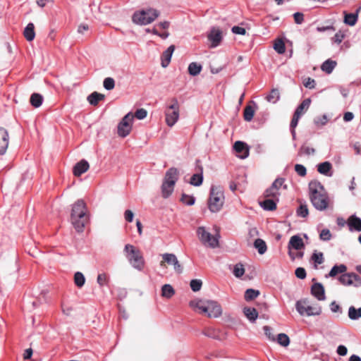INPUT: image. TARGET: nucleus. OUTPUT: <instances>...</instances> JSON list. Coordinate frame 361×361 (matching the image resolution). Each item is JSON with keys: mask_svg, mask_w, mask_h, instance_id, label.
Wrapping results in <instances>:
<instances>
[{"mask_svg": "<svg viewBox=\"0 0 361 361\" xmlns=\"http://www.w3.org/2000/svg\"><path fill=\"white\" fill-rule=\"evenodd\" d=\"M309 197L314 207L319 211L326 210L329 206V197L323 185L317 180L309 183Z\"/></svg>", "mask_w": 361, "mask_h": 361, "instance_id": "obj_1", "label": "nucleus"}, {"mask_svg": "<svg viewBox=\"0 0 361 361\" xmlns=\"http://www.w3.org/2000/svg\"><path fill=\"white\" fill-rule=\"evenodd\" d=\"M70 221L77 232L81 233L84 231L89 222L88 210L84 200H78L72 205Z\"/></svg>", "mask_w": 361, "mask_h": 361, "instance_id": "obj_2", "label": "nucleus"}, {"mask_svg": "<svg viewBox=\"0 0 361 361\" xmlns=\"http://www.w3.org/2000/svg\"><path fill=\"white\" fill-rule=\"evenodd\" d=\"M190 307L208 317H219L222 314L221 305L214 300H195L190 301Z\"/></svg>", "mask_w": 361, "mask_h": 361, "instance_id": "obj_3", "label": "nucleus"}, {"mask_svg": "<svg viewBox=\"0 0 361 361\" xmlns=\"http://www.w3.org/2000/svg\"><path fill=\"white\" fill-rule=\"evenodd\" d=\"M160 15V12L152 8L135 11L132 16L133 23L139 25H146L153 23Z\"/></svg>", "mask_w": 361, "mask_h": 361, "instance_id": "obj_4", "label": "nucleus"}, {"mask_svg": "<svg viewBox=\"0 0 361 361\" xmlns=\"http://www.w3.org/2000/svg\"><path fill=\"white\" fill-rule=\"evenodd\" d=\"M124 252L130 264L136 269L142 271L145 267V259L141 251L134 245L127 244Z\"/></svg>", "mask_w": 361, "mask_h": 361, "instance_id": "obj_5", "label": "nucleus"}, {"mask_svg": "<svg viewBox=\"0 0 361 361\" xmlns=\"http://www.w3.org/2000/svg\"><path fill=\"white\" fill-rule=\"evenodd\" d=\"M178 176L179 172L174 167L170 168L166 172L161 185V195L164 198H168L172 194Z\"/></svg>", "mask_w": 361, "mask_h": 361, "instance_id": "obj_6", "label": "nucleus"}, {"mask_svg": "<svg viewBox=\"0 0 361 361\" xmlns=\"http://www.w3.org/2000/svg\"><path fill=\"white\" fill-rule=\"evenodd\" d=\"M224 193L223 188L220 186L212 185L210 190L208 207L211 212H219L224 203Z\"/></svg>", "mask_w": 361, "mask_h": 361, "instance_id": "obj_7", "label": "nucleus"}, {"mask_svg": "<svg viewBox=\"0 0 361 361\" xmlns=\"http://www.w3.org/2000/svg\"><path fill=\"white\" fill-rule=\"evenodd\" d=\"M295 307L300 315L313 316L319 315L322 312V308L319 305H310L307 300H299L296 302Z\"/></svg>", "mask_w": 361, "mask_h": 361, "instance_id": "obj_8", "label": "nucleus"}, {"mask_svg": "<svg viewBox=\"0 0 361 361\" xmlns=\"http://www.w3.org/2000/svg\"><path fill=\"white\" fill-rule=\"evenodd\" d=\"M179 111V103L176 99H173L165 111L166 123L169 127L174 126L178 120Z\"/></svg>", "mask_w": 361, "mask_h": 361, "instance_id": "obj_9", "label": "nucleus"}, {"mask_svg": "<svg viewBox=\"0 0 361 361\" xmlns=\"http://www.w3.org/2000/svg\"><path fill=\"white\" fill-rule=\"evenodd\" d=\"M133 115L131 113L127 114L118 126V134L121 137L128 135L132 130Z\"/></svg>", "mask_w": 361, "mask_h": 361, "instance_id": "obj_10", "label": "nucleus"}, {"mask_svg": "<svg viewBox=\"0 0 361 361\" xmlns=\"http://www.w3.org/2000/svg\"><path fill=\"white\" fill-rule=\"evenodd\" d=\"M200 240L204 244H207L212 247H216L219 245L218 239L207 232L204 227H199L197 231Z\"/></svg>", "mask_w": 361, "mask_h": 361, "instance_id": "obj_11", "label": "nucleus"}, {"mask_svg": "<svg viewBox=\"0 0 361 361\" xmlns=\"http://www.w3.org/2000/svg\"><path fill=\"white\" fill-rule=\"evenodd\" d=\"M338 280L344 286H361V278L355 273H344L339 277Z\"/></svg>", "mask_w": 361, "mask_h": 361, "instance_id": "obj_12", "label": "nucleus"}, {"mask_svg": "<svg viewBox=\"0 0 361 361\" xmlns=\"http://www.w3.org/2000/svg\"><path fill=\"white\" fill-rule=\"evenodd\" d=\"M9 135L6 129L0 127V154H4L8 147Z\"/></svg>", "mask_w": 361, "mask_h": 361, "instance_id": "obj_13", "label": "nucleus"}, {"mask_svg": "<svg viewBox=\"0 0 361 361\" xmlns=\"http://www.w3.org/2000/svg\"><path fill=\"white\" fill-rule=\"evenodd\" d=\"M208 39L212 42V47H217L222 39V32L221 31L216 27H214L211 30L209 33Z\"/></svg>", "mask_w": 361, "mask_h": 361, "instance_id": "obj_14", "label": "nucleus"}, {"mask_svg": "<svg viewBox=\"0 0 361 361\" xmlns=\"http://www.w3.org/2000/svg\"><path fill=\"white\" fill-rule=\"evenodd\" d=\"M89 168V163L86 160L82 159L74 166L73 169V175L76 177H79L82 173L87 171Z\"/></svg>", "mask_w": 361, "mask_h": 361, "instance_id": "obj_15", "label": "nucleus"}, {"mask_svg": "<svg viewBox=\"0 0 361 361\" xmlns=\"http://www.w3.org/2000/svg\"><path fill=\"white\" fill-rule=\"evenodd\" d=\"M311 293L319 300H324L325 299L324 286L319 283H316L312 285L311 288Z\"/></svg>", "mask_w": 361, "mask_h": 361, "instance_id": "obj_16", "label": "nucleus"}, {"mask_svg": "<svg viewBox=\"0 0 361 361\" xmlns=\"http://www.w3.org/2000/svg\"><path fill=\"white\" fill-rule=\"evenodd\" d=\"M235 150L238 153H240L241 158H246L249 155V148L245 142L242 141H236L233 145Z\"/></svg>", "mask_w": 361, "mask_h": 361, "instance_id": "obj_17", "label": "nucleus"}, {"mask_svg": "<svg viewBox=\"0 0 361 361\" xmlns=\"http://www.w3.org/2000/svg\"><path fill=\"white\" fill-rule=\"evenodd\" d=\"M305 247L302 239L298 235H293L290 238L288 243V249L294 248L296 250H300Z\"/></svg>", "mask_w": 361, "mask_h": 361, "instance_id": "obj_18", "label": "nucleus"}, {"mask_svg": "<svg viewBox=\"0 0 361 361\" xmlns=\"http://www.w3.org/2000/svg\"><path fill=\"white\" fill-rule=\"evenodd\" d=\"M347 224L350 231H361V219L356 216H350L348 219Z\"/></svg>", "mask_w": 361, "mask_h": 361, "instance_id": "obj_19", "label": "nucleus"}, {"mask_svg": "<svg viewBox=\"0 0 361 361\" xmlns=\"http://www.w3.org/2000/svg\"><path fill=\"white\" fill-rule=\"evenodd\" d=\"M174 50H175V46L174 45H171L162 54V56H161V66L164 68H166V67H167L169 66V63L171 61L172 54L174 51Z\"/></svg>", "mask_w": 361, "mask_h": 361, "instance_id": "obj_20", "label": "nucleus"}, {"mask_svg": "<svg viewBox=\"0 0 361 361\" xmlns=\"http://www.w3.org/2000/svg\"><path fill=\"white\" fill-rule=\"evenodd\" d=\"M279 200L274 198H266L264 201L260 202V206L267 211H274L276 209V202Z\"/></svg>", "mask_w": 361, "mask_h": 361, "instance_id": "obj_21", "label": "nucleus"}, {"mask_svg": "<svg viewBox=\"0 0 361 361\" xmlns=\"http://www.w3.org/2000/svg\"><path fill=\"white\" fill-rule=\"evenodd\" d=\"M105 98L104 94L94 92L87 97L88 102L92 106H97L100 101L104 100Z\"/></svg>", "mask_w": 361, "mask_h": 361, "instance_id": "obj_22", "label": "nucleus"}, {"mask_svg": "<svg viewBox=\"0 0 361 361\" xmlns=\"http://www.w3.org/2000/svg\"><path fill=\"white\" fill-rule=\"evenodd\" d=\"M23 35L25 38L29 42H31L34 39L35 37V32L33 23H30L27 24L24 30Z\"/></svg>", "mask_w": 361, "mask_h": 361, "instance_id": "obj_23", "label": "nucleus"}, {"mask_svg": "<svg viewBox=\"0 0 361 361\" xmlns=\"http://www.w3.org/2000/svg\"><path fill=\"white\" fill-rule=\"evenodd\" d=\"M243 313L251 322H255L258 317V312L255 308L245 307L243 309Z\"/></svg>", "mask_w": 361, "mask_h": 361, "instance_id": "obj_24", "label": "nucleus"}, {"mask_svg": "<svg viewBox=\"0 0 361 361\" xmlns=\"http://www.w3.org/2000/svg\"><path fill=\"white\" fill-rule=\"evenodd\" d=\"M336 61L328 59L322 63L321 69L325 73L330 74L336 67Z\"/></svg>", "mask_w": 361, "mask_h": 361, "instance_id": "obj_25", "label": "nucleus"}, {"mask_svg": "<svg viewBox=\"0 0 361 361\" xmlns=\"http://www.w3.org/2000/svg\"><path fill=\"white\" fill-rule=\"evenodd\" d=\"M163 260L160 262V266L166 267V264H173L177 258L174 254L165 253L162 255Z\"/></svg>", "mask_w": 361, "mask_h": 361, "instance_id": "obj_26", "label": "nucleus"}, {"mask_svg": "<svg viewBox=\"0 0 361 361\" xmlns=\"http://www.w3.org/2000/svg\"><path fill=\"white\" fill-rule=\"evenodd\" d=\"M203 169L202 166H200V173L193 174L190 178V183L195 186H200L202 185L203 181V176H202Z\"/></svg>", "mask_w": 361, "mask_h": 361, "instance_id": "obj_27", "label": "nucleus"}, {"mask_svg": "<svg viewBox=\"0 0 361 361\" xmlns=\"http://www.w3.org/2000/svg\"><path fill=\"white\" fill-rule=\"evenodd\" d=\"M202 66L196 62H192L188 66V73L192 76H196L202 71Z\"/></svg>", "mask_w": 361, "mask_h": 361, "instance_id": "obj_28", "label": "nucleus"}, {"mask_svg": "<svg viewBox=\"0 0 361 361\" xmlns=\"http://www.w3.org/2000/svg\"><path fill=\"white\" fill-rule=\"evenodd\" d=\"M347 270V267L344 264L335 265L332 267L329 273V276L335 277L338 274H343Z\"/></svg>", "mask_w": 361, "mask_h": 361, "instance_id": "obj_29", "label": "nucleus"}, {"mask_svg": "<svg viewBox=\"0 0 361 361\" xmlns=\"http://www.w3.org/2000/svg\"><path fill=\"white\" fill-rule=\"evenodd\" d=\"M311 103L310 99H304L302 103L298 106L295 113H298V115H303L309 109Z\"/></svg>", "mask_w": 361, "mask_h": 361, "instance_id": "obj_30", "label": "nucleus"}, {"mask_svg": "<svg viewBox=\"0 0 361 361\" xmlns=\"http://www.w3.org/2000/svg\"><path fill=\"white\" fill-rule=\"evenodd\" d=\"M43 101V97L40 94L33 93L30 99V102L35 108L39 107Z\"/></svg>", "mask_w": 361, "mask_h": 361, "instance_id": "obj_31", "label": "nucleus"}, {"mask_svg": "<svg viewBox=\"0 0 361 361\" xmlns=\"http://www.w3.org/2000/svg\"><path fill=\"white\" fill-rule=\"evenodd\" d=\"M284 182L285 179L283 178H276L271 185L272 190H276L279 192H281V189L284 190H287V185L284 184Z\"/></svg>", "mask_w": 361, "mask_h": 361, "instance_id": "obj_32", "label": "nucleus"}, {"mask_svg": "<svg viewBox=\"0 0 361 361\" xmlns=\"http://www.w3.org/2000/svg\"><path fill=\"white\" fill-rule=\"evenodd\" d=\"M280 98V93L278 89H272L269 94L266 97V99L272 104L276 103Z\"/></svg>", "mask_w": 361, "mask_h": 361, "instance_id": "obj_33", "label": "nucleus"}, {"mask_svg": "<svg viewBox=\"0 0 361 361\" xmlns=\"http://www.w3.org/2000/svg\"><path fill=\"white\" fill-rule=\"evenodd\" d=\"M175 294L173 288L169 284H165L161 288V295L166 298H171Z\"/></svg>", "mask_w": 361, "mask_h": 361, "instance_id": "obj_34", "label": "nucleus"}, {"mask_svg": "<svg viewBox=\"0 0 361 361\" xmlns=\"http://www.w3.org/2000/svg\"><path fill=\"white\" fill-rule=\"evenodd\" d=\"M280 195L281 192L272 190L271 185L267 188L263 194L264 198H274L275 200H279Z\"/></svg>", "mask_w": 361, "mask_h": 361, "instance_id": "obj_35", "label": "nucleus"}, {"mask_svg": "<svg viewBox=\"0 0 361 361\" xmlns=\"http://www.w3.org/2000/svg\"><path fill=\"white\" fill-rule=\"evenodd\" d=\"M348 317L350 319L355 320L361 317V307L356 309L350 306L348 310Z\"/></svg>", "mask_w": 361, "mask_h": 361, "instance_id": "obj_36", "label": "nucleus"}, {"mask_svg": "<svg viewBox=\"0 0 361 361\" xmlns=\"http://www.w3.org/2000/svg\"><path fill=\"white\" fill-rule=\"evenodd\" d=\"M332 166L330 162L324 161L321 163L317 166V171L321 174L327 175L329 171L331 169Z\"/></svg>", "mask_w": 361, "mask_h": 361, "instance_id": "obj_37", "label": "nucleus"}, {"mask_svg": "<svg viewBox=\"0 0 361 361\" xmlns=\"http://www.w3.org/2000/svg\"><path fill=\"white\" fill-rule=\"evenodd\" d=\"M254 246L256 249H257L258 252L261 255L264 254L267 251V245L265 242L260 238L255 240Z\"/></svg>", "mask_w": 361, "mask_h": 361, "instance_id": "obj_38", "label": "nucleus"}, {"mask_svg": "<svg viewBox=\"0 0 361 361\" xmlns=\"http://www.w3.org/2000/svg\"><path fill=\"white\" fill-rule=\"evenodd\" d=\"M357 20V15L354 13H345L344 23L350 26L355 25Z\"/></svg>", "mask_w": 361, "mask_h": 361, "instance_id": "obj_39", "label": "nucleus"}, {"mask_svg": "<svg viewBox=\"0 0 361 361\" xmlns=\"http://www.w3.org/2000/svg\"><path fill=\"white\" fill-rule=\"evenodd\" d=\"M259 294V290L249 288L245 293V300L246 301H251L255 299Z\"/></svg>", "mask_w": 361, "mask_h": 361, "instance_id": "obj_40", "label": "nucleus"}, {"mask_svg": "<svg viewBox=\"0 0 361 361\" xmlns=\"http://www.w3.org/2000/svg\"><path fill=\"white\" fill-rule=\"evenodd\" d=\"M274 49L280 54L285 53L286 46L284 42L281 39H276L274 42Z\"/></svg>", "mask_w": 361, "mask_h": 361, "instance_id": "obj_41", "label": "nucleus"}, {"mask_svg": "<svg viewBox=\"0 0 361 361\" xmlns=\"http://www.w3.org/2000/svg\"><path fill=\"white\" fill-rule=\"evenodd\" d=\"M278 343L283 347H287L290 343L289 337L283 333L278 334L277 338L276 339Z\"/></svg>", "mask_w": 361, "mask_h": 361, "instance_id": "obj_42", "label": "nucleus"}, {"mask_svg": "<svg viewBox=\"0 0 361 361\" xmlns=\"http://www.w3.org/2000/svg\"><path fill=\"white\" fill-rule=\"evenodd\" d=\"M296 212L298 216H301L303 218L307 217L309 214V209L307 208V205L305 203H301L299 207L298 208Z\"/></svg>", "mask_w": 361, "mask_h": 361, "instance_id": "obj_43", "label": "nucleus"}, {"mask_svg": "<svg viewBox=\"0 0 361 361\" xmlns=\"http://www.w3.org/2000/svg\"><path fill=\"white\" fill-rule=\"evenodd\" d=\"M255 111L251 106H247L244 109L243 116L246 121H250L254 116Z\"/></svg>", "mask_w": 361, "mask_h": 361, "instance_id": "obj_44", "label": "nucleus"}, {"mask_svg": "<svg viewBox=\"0 0 361 361\" xmlns=\"http://www.w3.org/2000/svg\"><path fill=\"white\" fill-rule=\"evenodd\" d=\"M74 282L75 285L79 288L83 286L85 282L84 275L81 272H76L74 275Z\"/></svg>", "mask_w": 361, "mask_h": 361, "instance_id": "obj_45", "label": "nucleus"}, {"mask_svg": "<svg viewBox=\"0 0 361 361\" xmlns=\"http://www.w3.org/2000/svg\"><path fill=\"white\" fill-rule=\"evenodd\" d=\"M301 116L298 115V113H294L293 118L290 122V128H291V133L293 136L294 137L295 135V128L298 126V121Z\"/></svg>", "mask_w": 361, "mask_h": 361, "instance_id": "obj_46", "label": "nucleus"}, {"mask_svg": "<svg viewBox=\"0 0 361 361\" xmlns=\"http://www.w3.org/2000/svg\"><path fill=\"white\" fill-rule=\"evenodd\" d=\"M233 273L237 278L241 277L245 274V269L241 263L236 264L234 266Z\"/></svg>", "mask_w": 361, "mask_h": 361, "instance_id": "obj_47", "label": "nucleus"}, {"mask_svg": "<svg viewBox=\"0 0 361 361\" xmlns=\"http://www.w3.org/2000/svg\"><path fill=\"white\" fill-rule=\"evenodd\" d=\"M314 152L315 149L314 148L307 145H302L298 152V154L300 156H302V154L310 155L314 154Z\"/></svg>", "mask_w": 361, "mask_h": 361, "instance_id": "obj_48", "label": "nucleus"}, {"mask_svg": "<svg viewBox=\"0 0 361 361\" xmlns=\"http://www.w3.org/2000/svg\"><path fill=\"white\" fill-rule=\"evenodd\" d=\"M104 87L107 90H111L115 87V81L112 78H106L103 82Z\"/></svg>", "mask_w": 361, "mask_h": 361, "instance_id": "obj_49", "label": "nucleus"}, {"mask_svg": "<svg viewBox=\"0 0 361 361\" xmlns=\"http://www.w3.org/2000/svg\"><path fill=\"white\" fill-rule=\"evenodd\" d=\"M202 285V282L199 279H192L190 283V288L194 292L200 290L201 289Z\"/></svg>", "mask_w": 361, "mask_h": 361, "instance_id": "obj_50", "label": "nucleus"}, {"mask_svg": "<svg viewBox=\"0 0 361 361\" xmlns=\"http://www.w3.org/2000/svg\"><path fill=\"white\" fill-rule=\"evenodd\" d=\"M180 201L187 205H192L195 203V197L186 194H183Z\"/></svg>", "mask_w": 361, "mask_h": 361, "instance_id": "obj_51", "label": "nucleus"}, {"mask_svg": "<svg viewBox=\"0 0 361 361\" xmlns=\"http://www.w3.org/2000/svg\"><path fill=\"white\" fill-rule=\"evenodd\" d=\"M312 260L314 261V262L316 264H321L324 262V257L322 252H314L312 255Z\"/></svg>", "mask_w": 361, "mask_h": 361, "instance_id": "obj_52", "label": "nucleus"}, {"mask_svg": "<svg viewBox=\"0 0 361 361\" xmlns=\"http://www.w3.org/2000/svg\"><path fill=\"white\" fill-rule=\"evenodd\" d=\"M263 329H264L265 335L267 336V338L270 341H276V338H275L274 334L272 333V329L270 326H264L263 327Z\"/></svg>", "mask_w": 361, "mask_h": 361, "instance_id": "obj_53", "label": "nucleus"}, {"mask_svg": "<svg viewBox=\"0 0 361 361\" xmlns=\"http://www.w3.org/2000/svg\"><path fill=\"white\" fill-rule=\"evenodd\" d=\"M331 238V233L329 229H323L320 234H319V238L322 240H329Z\"/></svg>", "mask_w": 361, "mask_h": 361, "instance_id": "obj_54", "label": "nucleus"}, {"mask_svg": "<svg viewBox=\"0 0 361 361\" xmlns=\"http://www.w3.org/2000/svg\"><path fill=\"white\" fill-rule=\"evenodd\" d=\"M97 280L99 286H102L108 283L109 277L106 274H100L97 276Z\"/></svg>", "mask_w": 361, "mask_h": 361, "instance_id": "obj_55", "label": "nucleus"}, {"mask_svg": "<svg viewBox=\"0 0 361 361\" xmlns=\"http://www.w3.org/2000/svg\"><path fill=\"white\" fill-rule=\"evenodd\" d=\"M147 115V111L145 109H137L135 114L133 115V118L135 117L137 119H143L145 118Z\"/></svg>", "mask_w": 361, "mask_h": 361, "instance_id": "obj_56", "label": "nucleus"}, {"mask_svg": "<svg viewBox=\"0 0 361 361\" xmlns=\"http://www.w3.org/2000/svg\"><path fill=\"white\" fill-rule=\"evenodd\" d=\"M295 171L300 176H305L307 173L306 168L302 164H295Z\"/></svg>", "mask_w": 361, "mask_h": 361, "instance_id": "obj_57", "label": "nucleus"}, {"mask_svg": "<svg viewBox=\"0 0 361 361\" xmlns=\"http://www.w3.org/2000/svg\"><path fill=\"white\" fill-rule=\"evenodd\" d=\"M303 85L307 88L313 89L315 87L316 82L314 79H312L311 78H307L304 80Z\"/></svg>", "mask_w": 361, "mask_h": 361, "instance_id": "obj_58", "label": "nucleus"}, {"mask_svg": "<svg viewBox=\"0 0 361 361\" xmlns=\"http://www.w3.org/2000/svg\"><path fill=\"white\" fill-rule=\"evenodd\" d=\"M295 276L300 279H304L306 277V271L302 267H298L295 269Z\"/></svg>", "mask_w": 361, "mask_h": 361, "instance_id": "obj_59", "label": "nucleus"}, {"mask_svg": "<svg viewBox=\"0 0 361 361\" xmlns=\"http://www.w3.org/2000/svg\"><path fill=\"white\" fill-rule=\"evenodd\" d=\"M328 121L327 116L326 115H323L320 117H317L314 119V123L317 126H324L325 125Z\"/></svg>", "mask_w": 361, "mask_h": 361, "instance_id": "obj_60", "label": "nucleus"}, {"mask_svg": "<svg viewBox=\"0 0 361 361\" xmlns=\"http://www.w3.org/2000/svg\"><path fill=\"white\" fill-rule=\"evenodd\" d=\"M232 32L234 33V34H237V35H245L246 34V30L244 27H239V26H233L232 27Z\"/></svg>", "mask_w": 361, "mask_h": 361, "instance_id": "obj_61", "label": "nucleus"}, {"mask_svg": "<svg viewBox=\"0 0 361 361\" xmlns=\"http://www.w3.org/2000/svg\"><path fill=\"white\" fill-rule=\"evenodd\" d=\"M133 217H134V214H133V212L131 210L127 209V210L125 211V212H124V218H125L126 221L132 222L133 220Z\"/></svg>", "mask_w": 361, "mask_h": 361, "instance_id": "obj_62", "label": "nucleus"}, {"mask_svg": "<svg viewBox=\"0 0 361 361\" xmlns=\"http://www.w3.org/2000/svg\"><path fill=\"white\" fill-rule=\"evenodd\" d=\"M344 37H345L344 34H343L341 32H338L336 33V35L333 37V41L335 43L340 44L343 41Z\"/></svg>", "mask_w": 361, "mask_h": 361, "instance_id": "obj_63", "label": "nucleus"}, {"mask_svg": "<svg viewBox=\"0 0 361 361\" xmlns=\"http://www.w3.org/2000/svg\"><path fill=\"white\" fill-rule=\"evenodd\" d=\"M293 16L294 20L297 24H301L304 20V16L301 13H295Z\"/></svg>", "mask_w": 361, "mask_h": 361, "instance_id": "obj_64", "label": "nucleus"}]
</instances>
